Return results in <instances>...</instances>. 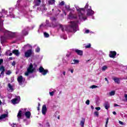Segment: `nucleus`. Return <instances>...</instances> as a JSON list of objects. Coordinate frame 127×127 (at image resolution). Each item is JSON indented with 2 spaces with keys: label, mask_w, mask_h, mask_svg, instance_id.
Returning a JSON list of instances; mask_svg holds the SVG:
<instances>
[{
  "label": "nucleus",
  "mask_w": 127,
  "mask_h": 127,
  "mask_svg": "<svg viewBox=\"0 0 127 127\" xmlns=\"http://www.w3.org/2000/svg\"><path fill=\"white\" fill-rule=\"evenodd\" d=\"M77 11V15H74L72 13V10L74 11V8H70L69 5H65V10L63 9L64 15H67V11H70L67 16L68 19H79V20H86L87 16H92L95 14V12L92 10V7L89 5L87 3L84 8H80L78 5H74Z\"/></svg>",
  "instance_id": "f257e3e1"
},
{
  "label": "nucleus",
  "mask_w": 127,
  "mask_h": 127,
  "mask_svg": "<svg viewBox=\"0 0 127 127\" xmlns=\"http://www.w3.org/2000/svg\"><path fill=\"white\" fill-rule=\"evenodd\" d=\"M7 13V11L4 9H2L1 12H0V42L2 44L6 42V39H9L14 37L15 33L11 31H8L3 28V17H5V15Z\"/></svg>",
  "instance_id": "f03ea898"
},
{
  "label": "nucleus",
  "mask_w": 127,
  "mask_h": 127,
  "mask_svg": "<svg viewBox=\"0 0 127 127\" xmlns=\"http://www.w3.org/2000/svg\"><path fill=\"white\" fill-rule=\"evenodd\" d=\"M58 26L62 29V31H65L67 32H76V31L79 30L78 21H71L68 26L59 24Z\"/></svg>",
  "instance_id": "7ed1b4c3"
},
{
  "label": "nucleus",
  "mask_w": 127,
  "mask_h": 127,
  "mask_svg": "<svg viewBox=\"0 0 127 127\" xmlns=\"http://www.w3.org/2000/svg\"><path fill=\"white\" fill-rule=\"evenodd\" d=\"M23 115H24L26 119L28 120H29L31 118V112L28 111L26 108H23L19 110L17 115L18 120H20Z\"/></svg>",
  "instance_id": "20e7f679"
},
{
  "label": "nucleus",
  "mask_w": 127,
  "mask_h": 127,
  "mask_svg": "<svg viewBox=\"0 0 127 127\" xmlns=\"http://www.w3.org/2000/svg\"><path fill=\"white\" fill-rule=\"evenodd\" d=\"M35 71V68L33 67V65L32 64H30L29 66L27 69V71L25 72V76H28L30 73H33Z\"/></svg>",
  "instance_id": "39448f33"
},
{
  "label": "nucleus",
  "mask_w": 127,
  "mask_h": 127,
  "mask_svg": "<svg viewBox=\"0 0 127 127\" xmlns=\"http://www.w3.org/2000/svg\"><path fill=\"white\" fill-rule=\"evenodd\" d=\"M17 81L20 86H22L23 84H25V78L23 77L22 75H20L17 77Z\"/></svg>",
  "instance_id": "423d86ee"
},
{
  "label": "nucleus",
  "mask_w": 127,
  "mask_h": 127,
  "mask_svg": "<svg viewBox=\"0 0 127 127\" xmlns=\"http://www.w3.org/2000/svg\"><path fill=\"white\" fill-rule=\"evenodd\" d=\"M39 71L40 73H41L43 76H45L48 73H49L48 69H45L42 66H40L39 68Z\"/></svg>",
  "instance_id": "0eeeda50"
},
{
  "label": "nucleus",
  "mask_w": 127,
  "mask_h": 127,
  "mask_svg": "<svg viewBox=\"0 0 127 127\" xmlns=\"http://www.w3.org/2000/svg\"><path fill=\"white\" fill-rule=\"evenodd\" d=\"M37 9L42 11V12H45V11L47 10V8H46V4L43 3L40 7L37 8Z\"/></svg>",
  "instance_id": "6e6552de"
},
{
  "label": "nucleus",
  "mask_w": 127,
  "mask_h": 127,
  "mask_svg": "<svg viewBox=\"0 0 127 127\" xmlns=\"http://www.w3.org/2000/svg\"><path fill=\"white\" fill-rule=\"evenodd\" d=\"M32 53H33V51H32L31 49L28 50L24 53V56L26 57V58H28L31 57V55H32Z\"/></svg>",
  "instance_id": "1a4fd4ad"
},
{
  "label": "nucleus",
  "mask_w": 127,
  "mask_h": 127,
  "mask_svg": "<svg viewBox=\"0 0 127 127\" xmlns=\"http://www.w3.org/2000/svg\"><path fill=\"white\" fill-rule=\"evenodd\" d=\"M20 102V97L17 96L15 98L11 100V102L13 105H15L16 104H18Z\"/></svg>",
  "instance_id": "9d476101"
},
{
  "label": "nucleus",
  "mask_w": 127,
  "mask_h": 127,
  "mask_svg": "<svg viewBox=\"0 0 127 127\" xmlns=\"http://www.w3.org/2000/svg\"><path fill=\"white\" fill-rule=\"evenodd\" d=\"M41 3V0H34L33 2L34 5L33 6V8H35L36 6H39Z\"/></svg>",
  "instance_id": "9b49d317"
},
{
  "label": "nucleus",
  "mask_w": 127,
  "mask_h": 127,
  "mask_svg": "<svg viewBox=\"0 0 127 127\" xmlns=\"http://www.w3.org/2000/svg\"><path fill=\"white\" fill-rule=\"evenodd\" d=\"M8 117V114H2L0 116V122H5L6 120V118Z\"/></svg>",
  "instance_id": "f8f14e48"
},
{
  "label": "nucleus",
  "mask_w": 127,
  "mask_h": 127,
  "mask_svg": "<svg viewBox=\"0 0 127 127\" xmlns=\"http://www.w3.org/2000/svg\"><path fill=\"white\" fill-rule=\"evenodd\" d=\"M55 0H46V4L48 5H55Z\"/></svg>",
  "instance_id": "ddd939ff"
},
{
  "label": "nucleus",
  "mask_w": 127,
  "mask_h": 127,
  "mask_svg": "<svg viewBox=\"0 0 127 127\" xmlns=\"http://www.w3.org/2000/svg\"><path fill=\"white\" fill-rule=\"evenodd\" d=\"M47 112V107H46V105H43L42 108V113L44 116L46 115V113Z\"/></svg>",
  "instance_id": "4468645a"
},
{
  "label": "nucleus",
  "mask_w": 127,
  "mask_h": 127,
  "mask_svg": "<svg viewBox=\"0 0 127 127\" xmlns=\"http://www.w3.org/2000/svg\"><path fill=\"white\" fill-rule=\"evenodd\" d=\"M28 30H29V28L28 27L25 28L22 31V33H21L22 35V36L27 35V34H28Z\"/></svg>",
  "instance_id": "2eb2a0df"
},
{
  "label": "nucleus",
  "mask_w": 127,
  "mask_h": 127,
  "mask_svg": "<svg viewBox=\"0 0 127 127\" xmlns=\"http://www.w3.org/2000/svg\"><path fill=\"white\" fill-rule=\"evenodd\" d=\"M117 55V52L115 51H110L109 56L111 58H115V57Z\"/></svg>",
  "instance_id": "dca6fc26"
},
{
  "label": "nucleus",
  "mask_w": 127,
  "mask_h": 127,
  "mask_svg": "<svg viewBox=\"0 0 127 127\" xmlns=\"http://www.w3.org/2000/svg\"><path fill=\"white\" fill-rule=\"evenodd\" d=\"M9 15L8 16V15H5V17L6 16V17H7V16H9L11 18H15V16L14 15V14L13 13V12H11V11H9Z\"/></svg>",
  "instance_id": "f3484780"
},
{
  "label": "nucleus",
  "mask_w": 127,
  "mask_h": 127,
  "mask_svg": "<svg viewBox=\"0 0 127 127\" xmlns=\"http://www.w3.org/2000/svg\"><path fill=\"white\" fill-rule=\"evenodd\" d=\"M74 51L77 53L78 55H79L80 56H82L83 55V51L78 50V49H75L74 50Z\"/></svg>",
  "instance_id": "a211bd4d"
},
{
  "label": "nucleus",
  "mask_w": 127,
  "mask_h": 127,
  "mask_svg": "<svg viewBox=\"0 0 127 127\" xmlns=\"http://www.w3.org/2000/svg\"><path fill=\"white\" fill-rule=\"evenodd\" d=\"M24 16L26 18H31V15H30V12H25L24 13Z\"/></svg>",
  "instance_id": "6ab92c4d"
},
{
  "label": "nucleus",
  "mask_w": 127,
  "mask_h": 127,
  "mask_svg": "<svg viewBox=\"0 0 127 127\" xmlns=\"http://www.w3.org/2000/svg\"><path fill=\"white\" fill-rule=\"evenodd\" d=\"M23 48L24 49H31L32 48V46L29 44H27L26 45H24L23 47Z\"/></svg>",
  "instance_id": "aec40b11"
},
{
  "label": "nucleus",
  "mask_w": 127,
  "mask_h": 127,
  "mask_svg": "<svg viewBox=\"0 0 127 127\" xmlns=\"http://www.w3.org/2000/svg\"><path fill=\"white\" fill-rule=\"evenodd\" d=\"M0 71H1V75H4V71H5V69H4V67L3 66H1L0 67Z\"/></svg>",
  "instance_id": "412c9836"
},
{
  "label": "nucleus",
  "mask_w": 127,
  "mask_h": 127,
  "mask_svg": "<svg viewBox=\"0 0 127 127\" xmlns=\"http://www.w3.org/2000/svg\"><path fill=\"white\" fill-rule=\"evenodd\" d=\"M113 80H114V82L115 83H117V84H120V78L118 77H113Z\"/></svg>",
  "instance_id": "4be33fe9"
},
{
  "label": "nucleus",
  "mask_w": 127,
  "mask_h": 127,
  "mask_svg": "<svg viewBox=\"0 0 127 127\" xmlns=\"http://www.w3.org/2000/svg\"><path fill=\"white\" fill-rule=\"evenodd\" d=\"M12 53L16 55V56H18L19 55V52L17 50H14L12 51Z\"/></svg>",
  "instance_id": "5701e85b"
},
{
  "label": "nucleus",
  "mask_w": 127,
  "mask_h": 127,
  "mask_svg": "<svg viewBox=\"0 0 127 127\" xmlns=\"http://www.w3.org/2000/svg\"><path fill=\"white\" fill-rule=\"evenodd\" d=\"M104 107H105L106 110H109V108H110V104H109L108 102H106L104 104Z\"/></svg>",
  "instance_id": "b1692460"
},
{
  "label": "nucleus",
  "mask_w": 127,
  "mask_h": 127,
  "mask_svg": "<svg viewBox=\"0 0 127 127\" xmlns=\"http://www.w3.org/2000/svg\"><path fill=\"white\" fill-rule=\"evenodd\" d=\"M85 125V119L83 118L82 120L80 121V125L81 127H84V125Z\"/></svg>",
  "instance_id": "393cba45"
},
{
  "label": "nucleus",
  "mask_w": 127,
  "mask_h": 127,
  "mask_svg": "<svg viewBox=\"0 0 127 127\" xmlns=\"http://www.w3.org/2000/svg\"><path fill=\"white\" fill-rule=\"evenodd\" d=\"M8 88H9V90L11 91V92H12L13 91V86L10 84V83H9L8 84Z\"/></svg>",
  "instance_id": "a878e982"
},
{
  "label": "nucleus",
  "mask_w": 127,
  "mask_h": 127,
  "mask_svg": "<svg viewBox=\"0 0 127 127\" xmlns=\"http://www.w3.org/2000/svg\"><path fill=\"white\" fill-rule=\"evenodd\" d=\"M84 33H86V34H88V33L93 34V33H94V32L91 31L89 29H85V30H84Z\"/></svg>",
  "instance_id": "bb28decb"
},
{
  "label": "nucleus",
  "mask_w": 127,
  "mask_h": 127,
  "mask_svg": "<svg viewBox=\"0 0 127 127\" xmlns=\"http://www.w3.org/2000/svg\"><path fill=\"white\" fill-rule=\"evenodd\" d=\"M55 93H56V90H53V91L49 92L50 95L51 97H52L53 96H54V94H55Z\"/></svg>",
  "instance_id": "cd10ccee"
},
{
  "label": "nucleus",
  "mask_w": 127,
  "mask_h": 127,
  "mask_svg": "<svg viewBox=\"0 0 127 127\" xmlns=\"http://www.w3.org/2000/svg\"><path fill=\"white\" fill-rule=\"evenodd\" d=\"M73 63H71V64H78V63H79V60H73Z\"/></svg>",
  "instance_id": "c85d7f7f"
},
{
  "label": "nucleus",
  "mask_w": 127,
  "mask_h": 127,
  "mask_svg": "<svg viewBox=\"0 0 127 127\" xmlns=\"http://www.w3.org/2000/svg\"><path fill=\"white\" fill-rule=\"evenodd\" d=\"M10 52V51L8 50V51H7L6 52V55L7 56H11V55H12V53H11L9 54V53Z\"/></svg>",
  "instance_id": "c756f323"
},
{
  "label": "nucleus",
  "mask_w": 127,
  "mask_h": 127,
  "mask_svg": "<svg viewBox=\"0 0 127 127\" xmlns=\"http://www.w3.org/2000/svg\"><path fill=\"white\" fill-rule=\"evenodd\" d=\"M115 94H116V91H111L110 93V96H114Z\"/></svg>",
  "instance_id": "7c9ffc66"
},
{
  "label": "nucleus",
  "mask_w": 127,
  "mask_h": 127,
  "mask_svg": "<svg viewBox=\"0 0 127 127\" xmlns=\"http://www.w3.org/2000/svg\"><path fill=\"white\" fill-rule=\"evenodd\" d=\"M44 37H46V38H47L49 37L50 35H49V34H48L46 32H44Z\"/></svg>",
  "instance_id": "2f4dec72"
},
{
  "label": "nucleus",
  "mask_w": 127,
  "mask_h": 127,
  "mask_svg": "<svg viewBox=\"0 0 127 127\" xmlns=\"http://www.w3.org/2000/svg\"><path fill=\"white\" fill-rule=\"evenodd\" d=\"M107 69H108V66H107L106 65H104L102 67V71H106Z\"/></svg>",
  "instance_id": "473e14b6"
},
{
  "label": "nucleus",
  "mask_w": 127,
  "mask_h": 127,
  "mask_svg": "<svg viewBox=\"0 0 127 127\" xmlns=\"http://www.w3.org/2000/svg\"><path fill=\"white\" fill-rule=\"evenodd\" d=\"M61 38H63V39H64V40H66L67 39V36L65 35H63L61 36Z\"/></svg>",
  "instance_id": "72a5a7b5"
},
{
  "label": "nucleus",
  "mask_w": 127,
  "mask_h": 127,
  "mask_svg": "<svg viewBox=\"0 0 127 127\" xmlns=\"http://www.w3.org/2000/svg\"><path fill=\"white\" fill-rule=\"evenodd\" d=\"M64 4H65V2H64V1L59 2V5H60L61 6L64 5Z\"/></svg>",
  "instance_id": "f704fd0d"
},
{
  "label": "nucleus",
  "mask_w": 127,
  "mask_h": 127,
  "mask_svg": "<svg viewBox=\"0 0 127 127\" xmlns=\"http://www.w3.org/2000/svg\"><path fill=\"white\" fill-rule=\"evenodd\" d=\"M85 48L86 49L91 48V44H88L87 45L85 46Z\"/></svg>",
  "instance_id": "c9c22d12"
},
{
  "label": "nucleus",
  "mask_w": 127,
  "mask_h": 127,
  "mask_svg": "<svg viewBox=\"0 0 127 127\" xmlns=\"http://www.w3.org/2000/svg\"><path fill=\"white\" fill-rule=\"evenodd\" d=\"M91 89H96V88H98V86L93 85L90 87Z\"/></svg>",
  "instance_id": "e433bc0d"
},
{
  "label": "nucleus",
  "mask_w": 127,
  "mask_h": 127,
  "mask_svg": "<svg viewBox=\"0 0 127 127\" xmlns=\"http://www.w3.org/2000/svg\"><path fill=\"white\" fill-rule=\"evenodd\" d=\"M94 115L95 117H99V112L98 111L94 112Z\"/></svg>",
  "instance_id": "4c0bfd02"
},
{
  "label": "nucleus",
  "mask_w": 127,
  "mask_h": 127,
  "mask_svg": "<svg viewBox=\"0 0 127 127\" xmlns=\"http://www.w3.org/2000/svg\"><path fill=\"white\" fill-rule=\"evenodd\" d=\"M68 71H69L72 74L74 73V69L69 68Z\"/></svg>",
  "instance_id": "58836bf2"
},
{
  "label": "nucleus",
  "mask_w": 127,
  "mask_h": 127,
  "mask_svg": "<svg viewBox=\"0 0 127 127\" xmlns=\"http://www.w3.org/2000/svg\"><path fill=\"white\" fill-rule=\"evenodd\" d=\"M109 123V118L107 119L106 124H105V127H108V123Z\"/></svg>",
  "instance_id": "ea45409f"
},
{
  "label": "nucleus",
  "mask_w": 127,
  "mask_h": 127,
  "mask_svg": "<svg viewBox=\"0 0 127 127\" xmlns=\"http://www.w3.org/2000/svg\"><path fill=\"white\" fill-rule=\"evenodd\" d=\"M125 99L124 100V102H127V94L124 95Z\"/></svg>",
  "instance_id": "a19ab883"
},
{
  "label": "nucleus",
  "mask_w": 127,
  "mask_h": 127,
  "mask_svg": "<svg viewBox=\"0 0 127 127\" xmlns=\"http://www.w3.org/2000/svg\"><path fill=\"white\" fill-rule=\"evenodd\" d=\"M6 74L7 75H10V74H11V71L8 70V71H7L6 72Z\"/></svg>",
  "instance_id": "79ce46f5"
},
{
  "label": "nucleus",
  "mask_w": 127,
  "mask_h": 127,
  "mask_svg": "<svg viewBox=\"0 0 127 127\" xmlns=\"http://www.w3.org/2000/svg\"><path fill=\"white\" fill-rule=\"evenodd\" d=\"M39 51H40V48H39V47H37L36 49V52H39Z\"/></svg>",
  "instance_id": "37998d69"
},
{
  "label": "nucleus",
  "mask_w": 127,
  "mask_h": 127,
  "mask_svg": "<svg viewBox=\"0 0 127 127\" xmlns=\"http://www.w3.org/2000/svg\"><path fill=\"white\" fill-rule=\"evenodd\" d=\"M85 103L86 104V105H90V100H86Z\"/></svg>",
  "instance_id": "c03bdc74"
},
{
  "label": "nucleus",
  "mask_w": 127,
  "mask_h": 127,
  "mask_svg": "<svg viewBox=\"0 0 127 127\" xmlns=\"http://www.w3.org/2000/svg\"><path fill=\"white\" fill-rule=\"evenodd\" d=\"M62 74H63V75H64V76H66V71H62Z\"/></svg>",
  "instance_id": "a18cd8bd"
},
{
  "label": "nucleus",
  "mask_w": 127,
  "mask_h": 127,
  "mask_svg": "<svg viewBox=\"0 0 127 127\" xmlns=\"http://www.w3.org/2000/svg\"><path fill=\"white\" fill-rule=\"evenodd\" d=\"M95 110L97 111H100L101 110V107H96Z\"/></svg>",
  "instance_id": "49530a36"
},
{
  "label": "nucleus",
  "mask_w": 127,
  "mask_h": 127,
  "mask_svg": "<svg viewBox=\"0 0 127 127\" xmlns=\"http://www.w3.org/2000/svg\"><path fill=\"white\" fill-rule=\"evenodd\" d=\"M3 62V60L0 59V65H1V64Z\"/></svg>",
  "instance_id": "de8ad7c7"
},
{
  "label": "nucleus",
  "mask_w": 127,
  "mask_h": 127,
  "mask_svg": "<svg viewBox=\"0 0 127 127\" xmlns=\"http://www.w3.org/2000/svg\"><path fill=\"white\" fill-rule=\"evenodd\" d=\"M46 23H47V26H49V21L48 20H46Z\"/></svg>",
  "instance_id": "09e8293b"
},
{
  "label": "nucleus",
  "mask_w": 127,
  "mask_h": 127,
  "mask_svg": "<svg viewBox=\"0 0 127 127\" xmlns=\"http://www.w3.org/2000/svg\"><path fill=\"white\" fill-rule=\"evenodd\" d=\"M119 124L120 125H124V122H123L122 121H119Z\"/></svg>",
  "instance_id": "8fccbe9b"
},
{
  "label": "nucleus",
  "mask_w": 127,
  "mask_h": 127,
  "mask_svg": "<svg viewBox=\"0 0 127 127\" xmlns=\"http://www.w3.org/2000/svg\"><path fill=\"white\" fill-rule=\"evenodd\" d=\"M12 66H15V62H13L12 63Z\"/></svg>",
  "instance_id": "3c124183"
},
{
  "label": "nucleus",
  "mask_w": 127,
  "mask_h": 127,
  "mask_svg": "<svg viewBox=\"0 0 127 127\" xmlns=\"http://www.w3.org/2000/svg\"><path fill=\"white\" fill-rule=\"evenodd\" d=\"M53 90H55L53 88H51L49 89V92H53Z\"/></svg>",
  "instance_id": "603ef678"
},
{
  "label": "nucleus",
  "mask_w": 127,
  "mask_h": 127,
  "mask_svg": "<svg viewBox=\"0 0 127 127\" xmlns=\"http://www.w3.org/2000/svg\"><path fill=\"white\" fill-rule=\"evenodd\" d=\"M17 4L16 5V6H18V5H19V4H18V3H19V0H18L17 1Z\"/></svg>",
  "instance_id": "864d4df0"
},
{
  "label": "nucleus",
  "mask_w": 127,
  "mask_h": 127,
  "mask_svg": "<svg viewBox=\"0 0 127 127\" xmlns=\"http://www.w3.org/2000/svg\"><path fill=\"white\" fill-rule=\"evenodd\" d=\"M114 107H120V105L117 104H114Z\"/></svg>",
  "instance_id": "5fc2aeb1"
},
{
  "label": "nucleus",
  "mask_w": 127,
  "mask_h": 127,
  "mask_svg": "<svg viewBox=\"0 0 127 127\" xmlns=\"http://www.w3.org/2000/svg\"><path fill=\"white\" fill-rule=\"evenodd\" d=\"M105 81H106L108 83V84H109V80H108V78H105Z\"/></svg>",
  "instance_id": "6e6d98bb"
},
{
  "label": "nucleus",
  "mask_w": 127,
  "mask_h": 127,
  "mask_svg": "<svg viewBox=\"0 0 127 127\" xmlns=\"http://www.w3.org/2000/svg\"><path fill=\"white\" fill-rule=\"evenodd\" d=\"M52 20H56V18L53 17L52 18Z\"/></svg>",
  "instance_id": "4d7b16f0"
},
{
  "label": "nucleus",
  "mask_w": 127,
  "mask_h": 127,
  "mask_svg": "<svg viewBox=\"0 0 127 127\" xmlns=\"http://www.w3.org/2000/svg\"><path fill=\"white\" fill-rule=\"evenodd\" d=\"M113 115H117V113H116V112L115 111L113 112Z\"/></svg>",
  "instance_id": "13d9d810"
},
{
  "label": "nucleus",
  "mask_w": 127,
  "mask_h": 127,
  "mask_svg": "<svg viewBox=\"0 0 127 127\" xmlns=\"http://www.w3.org/2000/svg\"><path fill=\"white\" fill-rule=\"evenodd\" d=\"M16 126V124H13V126L12 127H15Z\"/></svg>",
  "instance_id": "bf43d9fd"
},
{
  "label": "nucleus",
  "mask_w": 127,
  "mask_h": 127,
  "mask_svg": "<svg viewBox=\"0 0 127 127\" xmlns=\"http://www.w3.org/2000/svg\"><path fill=\"white\" fill-rule=\"evenodd\" d=\"M91 108L92 110H94V106H91Z\"/></svg>",
  "instance_id": "052dcab7"
},
{
  "label": "nucleus",
  "mask_w": 127,
  "mask_h": 127,
  "mask_svg": "<svg viewBox=\"0 0 127 127\" xmlns=\"http://www.w3.org/2000/svg\"><path fill=\"white\" fill-rule=\"evenodd\" d=\"M42 26H43V24H42L40 26V28H41V27H42Z\"/></svg>",
  "instance_id": "680f3d73"
},
{
  "label": "nucleus",
  "mask_w": 127,
  "mask_h": 127,
  "mask_svg": "<svg viewBox=\"0 0 127 127\" xmlns=\"http://www.w3.org/2000/svg\"><path fill=\"white\" fill-rule=\"evenodd\" d=\"M9 9H10V10H13V9H12V8H9Z\"/></svg>",
  "instance_id": "e2e57ef3"
},
{
  "label": "nucleus",
  "mask_w": 127,
  "mask_h": 127,
  "mask_svg": "<svg viewBox=\"0 0 127 127\" xmlns=\"http://www.w3.org/2000/svg\"><path fill=\"white\" fill-rule=\"evenodd\" d=\"M1 105V101H0V105Z\"/></svg>",
  "instance_id": "0e129e2a"
},
{
  "label": "nucleus",
  "mask_w": 127,
  "mask_h": 127,
  "mask_svg": "<svg viewBox=\"0 0 127 127\" xmlns=\"http://www.w3.org/2000/svg\"><path fill=\"white\" fill-rule=\"evenodd\" d=\"M58 120H60V117H58Z\"/></svg>",
  "instance_id": "69168bd1"
},
{
  "label": "nucleus",
  "mask_w": 127,
  "mask_h": 127,
  "mask_svg": "<svg viewBox=\"0 0 127 127\" xmlns=\"http://www.w3.org/2000/svg\"><path fill=\"white\" fill-rule=\"evenodd\" d=\"M38 111H39V107H38Z\"/></svg>",
  "instance_id": "338daca9"
},
{
  "label": "nucleus",
  "mask_w": 127,
  "mask_h": 127,
  "mask_svg": "<svg viewBox=\"0 0 127 127\" xmlns=\"http://www.w3.org/2000/svg\"><path fill=\"white\" fill-rule=\"evenodd\" d=\"M53 10H54V9H52V11H53Z\"/></svg>",
  "instance_id": "774afa93"
}]
</instances>
